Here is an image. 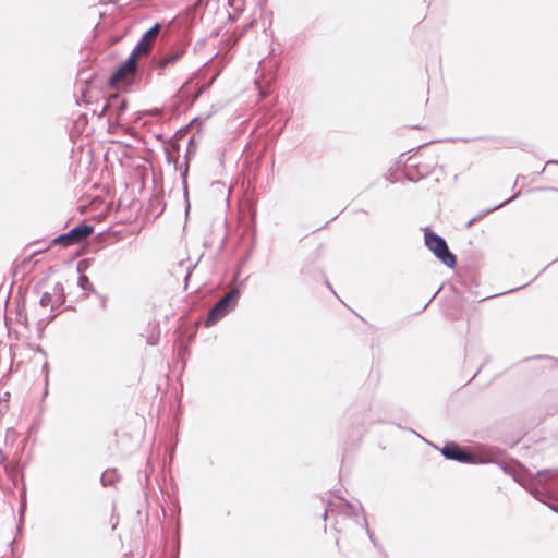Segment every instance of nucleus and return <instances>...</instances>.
<instances>
[{
  "label": "nucleus",
  "mask_w": 558,
  "mask_h": 558,
  "mask_svg": "<svg viewBox=\"0 0 558 558\" xmlns=\"http://www.w3.org/2000/svg\"><path fill=\"white\" fill-rule=\"evenodd\" d=\"M474 220H475L474 218H473V219H471V220L468 222V227H470V226L474 222Z\"/></svg>",
  "instance_id": "17"
},
{
  "label": "nucleus",
  "mask_w": 558,
  "mask_h": 558,
  "mask_svg": "<svg viewBox=\"0 0 558 558\" xmlns=\"http://www.w3.org/2000/svg\"><path fill=\"white\" fill-rule=\"evenodd\" d=\"M513 198H514V197H511V198H509V199L505 201V202H504V203H501L500 205H498V206L494 207L492 210L500 208V207H501V206H504L505 204H508L509 202H511V199H513Z\"/></svg>",
  "instance_id": "14"
},
{
  "label": "nucleus",
  "mask_w": 558,
  "mask_h": 558,
  "mask_svg": "<svg viewBox=\"0 0 558 558\" xmlns=\"http://www.w3.org/2000/svg\"><path fill=\"white\" fill-rule=\"evenodd\" d=\"M146 344L147 345H155L156 344L155 336L154 335H150V336L147 337Z\"/></svg>",
  "instance_id": "12"
},
{
  "label": "nucleus",
  "mask_w": 558,
  "mask_h": 558,
  "mask_svg": "<svg viewBox=\"0 0 558 558\" xmlns=\"http://www.w3.org/2000/svg\"><path fill=\"white\" fill-rule=\"evenodd\" d=\"M185 47L184 46H177L172 48L170 51L162 54L157 61H156V68L158 70H165L166 68L175 64L179 62L183 56L185 54Z\"/></svg>",
  "instance_id": "6"
},
{
  "label": "nucleus",
  "mask_w": 558,
  "mask_h": 558,
  "mask_svg": "<svg viewBox=\"0 0 558 558\" xmlns=\"http://www.w3.org/2000/svg\"><path fill=\"white\" fill-rule=\"evenodd\" d=\"M327 514H328V511L326 510L324 513V519H326Z\"/></svg>",
  "instance_id": "19"
},
{
  "label": "nucleus",
  "mask_w": 558,
  "mask_h": 558,
  "mask_svg": "<svg viewBox=\"0 0 558 558\" xmlns=\"http://www.w3.org/2000/svg\"><path fill=\"white\" fill-rule=\"evenodd\" d=\"M94 232V227L87 223H81L72 228L69 232L61 234L53 239V243L63 246H70L82 242Z\"/></svg>",
  "instance_id": "4"
},
{
  "label": "nucleus",
  "mask_w": 558,
  "mask_h": 558,
  "mask_svg": "<svg viewBox=\"0 0 558 558\" xmlns=\"http://www.w3.org/2000/svg\"><path fill=\"white\" fill-rule=\"evenodd\" d=\"M40 305L43 307H47V306H50L51 307V311L54 310V307H57L56 303L53 302L52 300V295L49 291H46L41 298H40V301H39Z\"/></svg>",
  "instance_id": "8"
},
{
  "label": "nucleus",
  "mask_w": 558,
  "mask_h": 558,
  "mask_svg": "<svg viewBox=\"0 0 558 558\" xmlns=\"http://www.w3.org/2000/svg\"><path fill=\"white\" fill-rule=\"evenodd\" d=\"M78 286L84 291H93L94 290L92 282L89 281V279L85 275L80 276V278H78Z\"/></svg>",
  "instance_id": "9"
},
{
  "label": "nucleus",
  "mask_w": 558,
  "mask_h": 558,
  "mask_svg": "<svg viewBox=\"0 0 558 558\" xmlns=\"http://www.w3.org/2000/svg\"><path fill=\"white\" fill-rule=\"evenodd\" d=\"M125 108H126V102H125V101H122V102H121V105H120V107H119L118 116H120L121 113H123V112H124V110H125Z\"/></svg>",
  "instance_id": "13"
},
{
  "label": "nucleus",
  "mask_w": 558,
  "mask_h": 558,
  "mask_svg": "<svg viewBox=\"0 0 558 558\" xmlns=\"http://www.w3.org/2000/svg\"><path fill=\"white\" fill-rule=\"evenodd\" d=\"M239 298L240 291L238 289H232L227 294H225L208 312L205 325L210 327L222 317H225L230 311L234 308Z\"/></svg>",
  "instance_id": "2"
},
{
  "label": "nucleus",
  "mask_w": 558,
  "mask_h": 558,
  "mask_svg": "<svg viewBox=\"0 0 558 558\" xmlns=\"http://www.w3.org/2000/svg\"><path fill=\"white\" fill-rule=\"evenodd\" d=\"M551 509L554 510V512H558V508L551 507Z\"/></svg>",
  "instance_id": "18"
},
{
  "label": "nucleus",
  "mask_w": 558,
  "mask_h": 558,
  "mask_svg": "<svg viewBox=\"0 0 558 558\" xmlns=\"http://www.w3.org/2000/svg\"><path fill=\"white\" fill-rule=\"evenodd\" d=\"M267 95H268V92H266V90H264V89H260V90H259V96H260V98H265V97H267Z\"/></svg>",
  "instance_id": "15"
},
{
  "label": "nucleus",
  "mask_w": 558,
  "mask_h": 558,
  "mask_svg": "<svg viewBox=\"0 0 558 558\" xmlns=\"http://www.w3.org/2000/svg\"><path fill=\"white\" fill-rule=\"evenodd\" d=\"M549 163H557L558 165V160H549V161H547V165H549Z\"/></svg>",
  "instance_id": "16"
},
{
  "label": "nucleus",
  "mask_w": 558,
  "mask_h": 558,
  "mask_svg": "<svg viewBox=\"0 0 558 558\" xmlns=\"http://www.w3.org/2000/svg\"><path fill=\"white\" fill-rule=\"evenodd\" d=\"M52 295V300L53 302L56 303L57 306H61L64 304L65 302V292H64V288H63V284L60 283V282H57L52 290L49 291Z\"/></svg>",
  "instance_id": "7"
},
{
  "label": "nucleus",
  "mask_w": 558,
  "mask_h": 558,
  "mask_svg": "<svg viewBox=\"0 0 558 558\" xmlns=\"http://www.w3.org/2000/svg\"><path fill=\"white\" fill-rule=\"evenodd\" d=\"M187 171H189V166L187 163L185 165V169L184 171L182 172V184H183V190H184V195L185 197L187 198Z\"/></svg>",
  "instance_id": "10"
},
{
  "label": "nucleus",
  "mask_w": 558,
  "mask_h": 558,
  "mask_svg": "<svg viewBox=\"0 0 558 558\" xmlns=\"http://www.w3.org/2000/svg\"><path fill=\"white\" fill-rule=\"evenodd\" d=\"M425 245L440 259L447 267L453 268L457 265L456 255L452 254L444 238L434 232H425Z\"/></svg>",
  "instance_id": "3"
},
{
  "label": "nucleus",
  "mask_w": 558,
  "mask_h": 558,
  "mask_svg": "<svg viewBox=\"0 0 558 558\" xmlns=\"http://www.w3.org/2000/svg\"><path fill=\"white\" fill-rule=\"evenodd\" d=\"M441 453L449 460H454L464 463H473L475 458L465 451H463L457 444L449 442L444 446Z\"/></svg>",
  "instance_id": "5"
},
{
  "label": "nucleus",
  "mask_w": 558,
  "mask_h": 558,
  "mask_svg": "<svg viewBox=\"0 0 558 558\" xmlns=\"http://www.w3.org/2000/svg\"><path fill=\"white\" fill-rule=\"evenodd\" d=\"M113 474V471L112 472H109V471H106L102 476H101V482L102 484L106 486V485H109L112 483V478H111V475Z\"/></svg>",
  "instance_id": "11"
},
{
  "label": "nucleus",
  "mask_w": 558,
  "mask_h": 558,
  "mask_svg": "<svg viewBox=\"0 0 558 558\" xmlns=\"http://www.w3.org/2000/svg\"><path fill=\"white\" fill-rule=\"evenodd\" d=\"M162 25L156 23L142 36L129 58L120 64L110 77V84L117 88H126L131 86L136 77L138 70V57L147 56L150 52L154 40L159 35Z\"/></svg>",
  "instance_id": "1"
}]
</instances>
